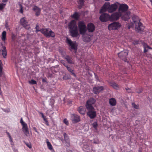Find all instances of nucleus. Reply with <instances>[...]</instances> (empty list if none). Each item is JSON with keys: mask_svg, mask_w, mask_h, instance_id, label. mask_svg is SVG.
I'll list each match as a JSON object with an SVG mask.
<instances>
[{"mask_svg": "<svg viewBox=\"0 0 152 152\" xmlns=\"http://www.w3.org/2000/svg\"><path fill=\"white\" fill-rule=\"evenodd\" d=\"M3 65L2 63L1 60H0V77H5V75L4 72L2 70Z\"/></svg>", "mask_w": 152, "mask_h": 152, "instance_id": "nucleus-20", "label": "nucleus"}, {"mask_svg": "<svg viewBox=\"0 0 152 152\" xmlns=\"http://www.w3.org/2000/svg\"><path fill=\"white\" fill-rule=\"evenodd\" d=\"M33 129H34V130L36 132H37L38 133V132H37V129H36V127H34L33 128Z\"/></svg>", "mask_w": 152, "mask_h": 152, "instance_id": "nucleus-46", "label": "nucleus"}, {"mask_svg": "<svg viewBox=\"0 0 152 152\" xmlns=\"http://www.w3.org/2000/svg\"><path fill=\"white\" fill-rule=\"evenodd\" d=\"M46 143L48 148L50 150H52L53 149L52 146L48 139L46 140Z\"/></svg>", "mask_w": 152, "mask_h": 152, "instance_id": "nucleus-29", "label": "nucleus"}, {"mask_svg": "<svg viewBox=\"0 0 152 152\" xmlns=\"http://www.w3.org/2000/svg\"><path fill=\"white\" fill-rule=\"evenodd\" d=\"M29 83L30 84H36V81L33 80H32L30 81H29Z\"/></svg>", "mask_w": 152, "mask_h": 152, "instance_id": "nucleus-38", "label": "nucleus"}, {"mask_svg": "<svg viewBox=\"0 0 152 152\" xmlns=\"http://www.w3.org/2000/svg\"><path fill=\"white\" fill-rule=\"evenodd\" d=\"M109 84L110 86H112L115 89H118L119 88V87L118 84L114 82H110L109 83Z\"/></svg>", "mask_w": 152, "mask_h": 152, "instance_id": "nucleus-24", "label": "nucleus"}, {"mask_svg": "<svg viewBox=\"0 0 152 152\" xmlns=\"http://www.w3.org/2000/svg\"><path fill=\"white\" fill-rule=\"evenodd\" d=\"M69 28L72 37H76L79 35L75 20H72L71 21L69 25Z\"/></svg>", "mask_w": 152, "mask_h": 152, "instance_id": "nucleus-3", "label": "nucleus"}, {"mask_svg": "<svg viewBox=\"0 0 152 152\" xmlns=\"http://www.w3.org/2000/svg\"><path fill=\"white\" fill-rule=\"evenodd\" d=\"M130 13L129 11H127L126 13L121 16V18L124 20H127L129 19L130 16Z\"/></svg>", "mask_w": 152, "mask_h": 152, "instance_id": "nucleus-18", "label": "nucleus"}, {"mask_svg": "<svg viewBox=\"0 0 152 152\" xmlns=\"http://www.w3.org/2000/svg\"><path fill=\"white\" fill-rule=\"evenodd\" d=\"M72 17L74 19L77 20L79 18V15L78 13L75 12L72 15Z\"/></svg>", "mask_w": 152, "mask_h": 152, "instance_id": "nucleus-28", "label": "nucleus"}, {"mask_svg": "<svg viewBox=\"0 0 152 152\" xmlns=\"http://www.w3.org/2000/svg\"><path fill=\"white\" fill-rule=\"evenodd\" d=\"M3 49L0 50V51L2 53L3 57L5 58L7 56V51L6 48L5 47H2Z\"/></svg>", "mask_w": 152, "mask_h": 152, "instance_id": "nucleus-23", "label": "nucleus"}, {"mask_svg": "<svg viewBox=\"0 0 152 152\" xmlns=\"http://www.w3.org/2000/svg\"><path fill=\"white\" fill-rule=\"evenodd\" d=\"M71 120L72 122L74 123L78 122L80 121V120L79 116L75 114H72V115Z\"/></svg>", "mask_w": 152, "mask_h": 152, "instance_id": "nucleus-14", "label": "nucleus"}, {"mask_svg": "<svg viewBox=\"0 0 152 152\" xmlns=\"http://www.w3.org/2000/svg\"><path fill=\"white\" fill-rule=\"evenodd\" d=\"M95 102V99L93 98H90L89 99H88V101L87 102L86 105V106L88 105L89 107H93L92 105L94 104Z\"/></svg>", "mask_w": 152, "mask_h": 152, "instance_id": "nucleus-17", "label": "nucleus"}, {"mask_svg": "<svg viewBox=\"0 0 152 152\" xmlns=\"http://www.w3.org/2000/svg\"><path fill=\"white\" fill-rule=\"evenodd\" d=\"M64 139L66 142L68 144L69 143V137L66 134L64 133Z\"/></svg>", "mask_w": 152, "mask_h": 152, "instance_id": "nucleus-27", "label": "nucleus"}, {"mask_svg": "<svg viewBox=\"0 0 152 152\" xmlns=\"http://www.w3.org/2000/svg\"><path fill=\"white\" fill-rule=\"evenodd\" d=\"M20 23L26 29H28L29 28V26L28 24L25 17H23L20 19Z\"/></svg>", "mask_w": 152, "mask_h": 152, "instance_id": "nucleus-12", "label": "nucleus"}, {"mask_svg": "<svg viewBox=\"0 0 152 152\" xmlns=\"http://www.w3.org/2000/svg\"><path fill=\"white\" fill-rule=\"evenodd\" d=\"M33 10L35 12V15L38 16L40 14L41 9L36 6H34L33 8Z\"/></svg>", "mask_w": 152, "mask_h": 152, "instance_id": "nucleus-19", "label": "nucleus"}, {"mask_svg": "<svg viewBox=\"0 0 152 152\" xmlns=\"http://www.w3.org/2000/svg\"><path fill=\"white\" fill-rule=\"evenodd\" d=\"M128 53V51L125 50L121 52L118 53V55L120 58L122 60H124L126 58Z\"/></svg>", "mask_w": 152, "mask_h": 152, "instance_id": "nucleus-11", "label": "nucleus"}, {"mask_svg": "<svg viewBox=\"0 0 152 152\" xmlns=\"http://www.w3.org/2000/svg\"><path fill=\"white\" fill-rule=\"evenodd\" d=\"M43 119H44V120L45 121H46V120L45 118H43Z\"/></svg>", "mask_w": 152, "mask_h": 152, "instance_id": "nucleus-51", "label": "nucleus"}, {"mask_svg": "<svg viewBox=\"0 0 152 152\" xmlns=\"http://www.w3.org/2000/svg\"><path fill=\"white\" fill-rule=\"evenodd\" d=\"M88 30L89 32H93L95 29V26L92 23H88L87 25Z\"/></svg>", "mask_w": 152, "mask_h": 152, "instance_id": "nucleus-16", "label": "nucleus"}, {"mask_svg": "<svg viewBox=\"0 0 152 152\" xmlns=\"http://www.w3.org/2000/svg\"><path fill=\"white\" fill-rule=\"evenodd\" d=\"M86 109L88 111L87 114L91 118H95L96 115V112L94 107H90L88 105L86 106Z\"/></svg>", "mask_w": 152, "mask_h": 152, "instance_id": "nucleus-5", "label": "nucleus"}, {"mask_svg": "<svg viewBox=\"0 0 152 152\" xmlns=\"http://www.w3.org/2000/svg\"><path fill=\"white\" fill-rule=\"evenodd\" d=\"M66 67L67 68L69 72H70L75 77H76V75H75V74L74 73V72L73 71V69H72L70 67H68L67 66H66Z\"/></svg>", "mask_w": 152, "mask_h": 152, "instance_id": "nucleus-30", "label": "nucleus"}, {"mask_svg": "<svg viewBox=\"0 0 152 152\" xmlns=\"http://www.w3.org/2000/svg\"><path fill=\"white\" fill-rule=\"evenodd\" d=\"M40 113L42 115V118H44L45 117L43 115V114L42 113Z\"/></svg>", "mask_w": 152, "mask_h": 152, "instance_id": "nucleus-48", "label": "nucleus"}, {"mask_svg": "<svg viewBox=\"0 0 152 152\" xmlns=\"http://www.w3.org/2000/svg\"><path fill=\"white\" fill-rule=\"evenodd\" d=\"M61 63H62L66 67V66H66L65 64L64 63V61L63 60H62L61 61Z\"/></svg>", "mask_w": 152, "mask_h": 152, "instance_id": "nucleus-45", "label": "nucleus"}, {"mask_svg": "<svg viewBox=\"0 0 152 152\" xmlns=\"http://www.w3.org/2000/svg\"><path fill=\"white\" fill-rule=\"evenodd\" d=\"M142 89H141L139 91H137V92L138 93H140L142 92Z\"/></svg>", "mask_w": 152, "mask_h": 152, "instance_id": "nucleus-47", "label": "nucleus"}, {"mask_svg": "<svg viewBox=\"0 0 152 152\" xmlns=\"http://www.w3.org/2000/svg\"><path fill=\"white\" fill-rule=\"evenodd\" d=\"M66 42L71 47V49L74 50L76 52L77 50V45L76 42L72 41L68 38H66Z\"/></svg>", "mask_w": 152, "mask_h": 152, "instance_id": "nucleus-7", "label": "nucleus"}, {"mask_svg": "<svg viewBox=\"0 0 152 152\" xmlns=\"http://www.w3.org/2000/svg\"><path fill=\"white\" fill-rule=\"evenodd\" d=\"M144 52H146L147 51V48L149 49H151V48H150L149 46L146 44H144Z\"/></svg>", "mask_w": 152, "mask_h": 152, "instance_id": "nucleus-33", "label": "nucleus"}, {"mask_svg": "<svg viewBox=\"0 0 152 152\" xmlns=\"http://www.w3.org/2000/svg\"><path fill=\"white\" fill-rule=\"evenodd\" d=\"M121 13L120 12H115L110 16V21H116L118 20L121 16Z\"/></svg>", "mask_w": 152, "mask_h": 152, "instance_id": "nucleus-8", "label": "nucleus"}, {"mask_svg": "<svg viewBox=\"0 0 152 152\" xmlns=\"http://www.w3.org/2000/svg\"><path fill=\"white\" fill-rule=\"evenodd\" d=\"M79 1L78 2L79 4H80L81 5H82L83 4V0H79Z\"/></svg>", "mask_w": 152, "mask_h": 152, "instance_id": "nucleus-41", "label": "nucleus"}, {"mask_svg": "<svg viewBox=\"0 0 152 152\" xmlns=\"http://www.w3.org/2000/svg\"><path fill=\"white\" fill-rule=\"evenodd\" d=\"M20 123L21 124L22 126H23L27 125L26 123H25L23 121V119L22 118L21 119V120H20Z\"/></svg>", "mask_w": 152, "mask_h": 152, "instance_id": "nucleus-36", "label": "nucleus"}, {"mask_svg": "<svg viewBox=\"0 0 152 152\" xmlns=\"http://www.w3.org/2000/svg\"><path fill=\"white\" fill-rule=\"evenodd\" d=\"M92 125L93 127L95 129H96L98 125L97 122H95L92 124Z\"/></svg>", "mask_w": 152, "mask_h": 152, "instance_id": "nucleus-37", "label": "nucleus"}, {"mask_svg": "<svg viewBox=\"0 0 152 152\" xmlns=\"http://www.w3.org/2000/svg\"><path fill=\"white\" fill-rule=\"evenodd\" d=\"M99 19L102 22H106L108 20H110V16L108 14H102L100 17Z\"/></svg>", "mask_w": 152, "mask_h": 152, "instance_id": "nucleus-10", "label": "nucleus"}, {"mask_svg": "<svg viewBox=\"0 0 152 152\" xmlns=\"http://www.w3.org/2000/svg\"><path fill=\"white\" fill-rule=\"evenodd\" d=\"M109 103L111 106H115L116 104V100L114 98H111L110 99Z\"/></svg>", "mask_w": 152, "mask_h": 152, "instance_id": "nucleus-26", "label": "nucleus"}, {"mask_svg": "<svg viewBox=\"0 0 152 152\" xmlns=\"http://www.w3.org/2000/svg\"><path fill=\"white\" fill-rule=\"evenodd\" d=\"M121 24L118 22H115L110 24L108 26V29L110 30H116L121 27Z\"/></svg>", "mask_w": 152, "mask_h": 152, "instance_id": "nucleus-9", "label": "nucleus"}, {"mask_svg": "<svg viewBox=\"0 0 152 152\" xmlns=\"http://www.w3.org/2000/svg\"><path fill=\"white\" fill-rule=\"evenodd\" d=\"M139 152H141V151H140V150H139Z\"/></svg>", "mask_w": 152, "mask_h": 152, "instance_id": "nucleus-53", "label": "nucleus"}, {"mask_svg": "<svg viewBox=\"0 0 152 152\" xmlns=\"http://www.w3.org/2000/svg\"><path fill=\"white\" fill-rule=\"evenodd\" d=\"M64 122L66 125H69V122L66 119H64Z\"/></svg>", "mask_w": 152, "mask_h": 152, "instance_id": "nucleus-39", "label": "nucleus"}, {"mask_svg": "<svg viewBox=\"0 0 152 152\" xmlns=\"http://www.w3.org/2000/svg\"><path fill=\"white\" fill-rule=\"evenodd\" d=\"M3 2H6L7 1V0H2Z\"/></svg>", "mask_w": 152, "mask_h": 152, "instance_id": "nucleus-50", "label": "nucleus"}, {"mask_svg": "<svg viewBox=\"0 0 152 152\" xmlns=\"http://www.w3.org/2000/svg\"><path fill=\"white\" fill-rule=\"evenodd\" d=\"M126 89L127 90H127L128 92H131V91H130V89H127L126 88Z\"/></svg>", "mask_w": 152, "mask_h": 152, "instance_id": "nucleus-49", "label": "nucleus"}, {"mask_svg": "<svg viewBox=\"0 0 152 152\" xmlns=\"http://www.w3.org/2000/svg\"><path fill=\"white\" fill-rule=\"evenodd\" d=\"M91 36L87 34L83 35V40L85 42H89L91 40Z\"/></svg>", "mask_w": 152, "mask_h": 152, "instance_id": "nucleus-21", "label": "nucleus"}, {"mask_svg": "<svg viewBox=\"0 0 152 152\" xmlns=\"http://www.w3.org/2000/svg\"><path fill=\"white\" fill-rule=\"evenodd\" d=\"M42 81H44V79H43Z\"/></svg>", "mask_w": 152, "mask_h": 152, "instance_id": "nucleus-55", "label": "nucleus"}, {"mask_svg": "<svg viewBox=\"0 0 152 152\" xmlns=\"http://www.w3.org/2000/svg\"><path fill=\"white\" fill-rule=\"evenodd\" d=\"M78 28L81 34L84 35L86 31V26L84 23L83 21H80L78 23Z\"/></svg>", "mask_w": 152, "mask_h": 152, "instance_id": "nucleus-6", "label": "nucleus"}, {"mask_svg": "<svg viewBox=\"0 0 152 152\" xmlns=\"http://www.w3.org/2000/svg\"><path fill=\"white\" fill-rule=\"evenodd\" d=\"M65 58L66 59L67 62L69 64L72 63V62L71 59L69 56H66L65 57Z\"/></svg>", "mask_w": 152, "mask_h": 152, "instance_id": "nucleus-32", "label": "nucleus"}, {"mask_svg": "<svg viewBox=\"0 0 152 152\" xmlns=\"http://www.w3.org/2000/svg\"><path fill=\"white\" fill-rule=\"evenodd\" d=\"M22 129L23 132L26 136H29V132L28 130L27 125L23 126Z\"/></svg>", "mask_w": 152, "mask_h": 152, "instance_id": "nucleus-22", "label": "nucleus"}, {"mask_svg": "<svg viewBox=\"0 0 152 152\" xmlns=\"http://www.w3.org/2000/svg\"><path fill=\"white\" fill-rule=\"evenodd\" d=\"M77 110L80 114L82 115H84L85 114V112L83 106H80L78 108Z\"/></svg>", "mask_w": 152, "mask_h": 152, "instance_id": "nucleus-25", "label": "nucleus"}, {"mask_svg": "<svg viewBox=\"0 0 152 152\" xmlns=\"http://www.w3.org/2000/svg\"><path fill=\"white\" fill-rule=\"evenodd\" d=\"M118 7V5L116 3L110 4V2H106L104 4L100 12L102 13L107 11L108 12L112 13L115 11Z\"/></svg>", "mask_w": 152, "mask_h": 152, "instance_id": "nucleus-2", "label": "nucleus"}, {"mask_svg": "<svg viewBox=\"0 0 152 152\" xmlns=\"http://www.w3.org/2000/svg\"><path fill=\"white\" fill-rule=\"evenodd\" d=\"M38 26H37L36 27V32H37L38 31H40V30H39L38 29Z\"/></svg>", "mask_w": 152, "mask_h": 152, "instance_id": "nucleus-43", "label": "nucleus"}, {"mask_svg": "<svg viewBox=\"0 0 152 152\" xmlns=\"http://www.w3.org/2000/svg\"><path fill=\"white\" fill-rule=\"evenodd\" d=\"M7 134L8 135V137H9V135H10V134L9 133H7Z\"/></svg>", "mask_w": 152, "mask_h": 152, "instance_id": "nucleus-52", "label": "nucleus"}, {"mask_svg": "<svg viewBox=\"0 0 152 152\" xmlns=\"http://www.w3.org/2000/svg\"><path fill=\"white\" fill-rule=\"evenodd\" d=\"M106 1H109L110 0H105Z\"/></svg>", "mask_w": 152, "mask_h": 152, "instance_id": "nucleus-54", "label": "nucleus"}, {"mask_svg": "<svg viewBox=\"0 0 152 152\" xmlns=\"http://www.w3.org/2000/svg\"><path fill=\"white\" fill-rule=\"evenodd\" d=\"M5 5V4H0V10L3 9Z\"/></svg>", "mask_w": 152, "mask_h": 152, "instance_id": "nucleus-40", "label": "nucleus"}, {"mask_svg": "<svg viewBox=\"0 0 152 152\" xmlns=\"http://www.w3.org/2000/svg\"><path fill=\"white\" fill-rule=\"evenodd\" d=\"M40 32L47 37H54L55 34L50 29L46 28L41 29Z\"/></svg>", "mask_w": 152, "mask_h": 152, "instance_id": "nucleus-4", "label": "nucleus"}, {"mask_svg": "<svg viewBox=\"0 0 152 152\" xmlns=\"http://www.w3.org/2000/svg\"><path fill=\"white\" fill-rule=\"evenodd\" d=\"M20 12L21 13H23V7L21 5H20Z\"/></svg>", "mask_w": 152, "mask_h": 152, "instance_id": "nucleus-42", "label": "nucleus"}, {"mask_svg": "<svg viewBox=\"0 0 152 152\" xmlns=\"http://www.w3.org/2000/svg\"><path fill=\"white\" fill-rule=\"evenodd\" d=\"M132 107L136 109H139V105L136 104L134 103H132Z\"/></svg>", "mask_w": 152, "mask_h": 152, "instance_id": "nucleus-35", "label": "nucleus"}, {"mask_svg": "<svg viewBox=\"0 0 152 152\" xmlns=\"http://www.w3.org/2000/svg\"><path fill=\"white\" fill-rule=\"evenodd\" d=\"M128 8V7L127 5L122 4L119 6L118 11L121 12H124L127 11Z\"/></svg>", "mask_w": 152, "mask_h": 152, "instance_id": "nucleus-13", "label": "nucleus"}, {"mask_svg": "<svg viewBox=\"0 0 152 152\" xmlns=\"http://www.w3.org/2000/svg\"><path fill=\"white\" fill-rule=\"evenodd\" d=\"M104 89L103 86H97L94 87L93 89V92L95 94H98Z\"/></svg>", "mask_w": 152, "mask_h": 152, "instance_id": "nucleus-15", "label": "nucleus"}, {"mask_svg": "<svg viewBox=\"0 0 152 152\" xmlns=\"http://www.w3.org/2000/svg\"><path fill=\"white\" fill-rule=\"evenodd\" d=\"M6 32L5 31H4L2 34L1 39L2 40L4 41L6 39Z\"/></svg>", "mask_w": 152, "mask_h": 152, "instance_id": "nucleus-31", "label": "nucleus"}, {"mask_svg": "<svg viewBox=\"0 0 152 152\" xmlns=\"http://www.w3.org/2000/svg\"><path fill=\"white\" fill-rule=\"evenodd\" d=\"M133 22H131L128 25L129 28H134L136 31L140 32L143 30V27L138 17L135 15H134L132 17Z\"/></svg>", "mask_w": 152, "mask_h": 152, "instance_id": "nucleus-1", "label": "nucleus"}, {"mask_svg": "<svg viewBox=\"0 0 152 152\" xmlns=\"http://www.w3.org/2000/svg\"><path fill=\"white\" fill-rule=\"evenodd\" d=\"M24 142L28 148H29L30 149L31 148L32 145L31 143V142H25V141H24Z\"/></svg>", "mask_w": 152, "mask_h": 152, "instance_id": "nucleus-34", "label": "nucleus"}, {"mask_svg": "<svg viewBox=\"0 0 152 152\" xmlns=\"http://www.w3.org/2000/svg\"><path fill=\"white\" fill-rule=\"evenodd\" d=\"M9 138L10 139V141L11 142H12L13 141H12V138L11 136H10V135H9Z\"/></svg>", "mask_w": 152, "mask_h": 152, "instance_id": "nucleus-44", "label": "nucleus"}]
</instances>
